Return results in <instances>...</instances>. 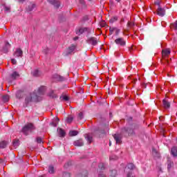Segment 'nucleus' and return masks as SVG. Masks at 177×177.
Returning a JSON list of instances; mask_svg holds the SVG:
<instances>
[{"label":"nucleus","instance_id":"nucleus-2","mask_svg":"<svg viewBox=\"0 0 177 177\" xmlns=\"http://www.w3.org/2000/svg\"><path fill=\"white\" fill-rule=\"evenodd\" d=\"M35 126H34V124L32 123H27L23 127V133L26 136H28L31 132L35 131Z\"/></svg>","mask_w":177,"mask_h":177},{"label":"nucleus","instance_id":"nucleus-62","mask_svg":"<svg viewBox=\"0 0 177 177\" xmlns=\"http://www.w3.org/2000/svg\"><path fill=\"white\" fill-rule=\"evenodd\" d=\"M122 21H124V19H122Z\"/></svg>","mask_w":177,"mask_h":177},{"label":"nucleus","instance_id":"nucleus-52","mask_svg":"<svg viewBox=\"0 0 177 177\" xmlns=\"http://www.w3.org/2000/svg\"><path fill=\"white\" fill-rule=\"evenodd\" d=\"M59 121H60V119H59V118H56L55 122L59 124Z\"/></svg>","mask_w":177,"mask_h":177},{"label":"nucleus","instance_id":"nucleus-56","mask_svg":"<svg viewBox=\"0 0 177 177\" xmlns=\"http://www.w3.org/2000/svg\"><path fill=\"white\" fill-rule=\"evenodd\" d=\"M74 41H77L78 39V37H75L73 38Z\"/></svg>","mask_w":177,"mask_h":177},{"label":"nucleus","instance_id":"nucleus-42","mask_svg":"<svg viewBox=\"0 0 177 177\" xmlns=\"http://www.w3.org/2000/svg\"><path fill=\"white\" fill-rule=\"evenodd\" d=\"M114 30H115V28H109L110 35H111V34H113V32H114Z\"/></svg>","mask_w":177,"mask_h":177},{"label":"nucleus","instance_id":"nucleus-21","mask_svg":"<svg viewBox=\"0 0 177 177\" xmlns=\"http://www.w3.org/2000/svg\"><path fill=\"white\" fill-rule=\"evenodd\" d=\"M90 42L92 44V45L95 46L97 45V39L96 37H91L89 39Z\"/></svg>","mask_w":177,"mask_h":177},{"label":"nucleus","instance_id":"nucleus-12","mask_svg":"<svg viewBox=\"0 0 177 177\" xmlns=\"http://www.w3.org/2000/svg\"><path fill=\"white\" fill-rule=\"evenodd\" d=\"M57 132L59 133V138H64V136H66V131H64L63 130V129H61V128H58L57 129Z\"/></svg>","mask_w":177,"mask_h":177},{"label":"nucleus","instance_id":"nucleus-20","mask_svg":"<svg viewBox=\"0 0 177 177\" xmlns=\"http://www.w3.org/2000/svg\"><path fill=\"white\" fill-rule=\"evenodd\" d=\"M10 99V97L9 96V95H4L2 96V100L4 103H7V102H9Z\"/></svg>","mask_w":177,"mask_h":177},{"label":"nucleus","instance_id":"nucleus-49","mask_svg":"<svg viewBox=\"0 0 177 177\" xmlns=\"http://www.w3.org/2000/svg\"><path fill=\"white\" fill-rule=\"evenodd\" d=\"M80 2L82 5H85V1L84 0H80Z\"/></svg>","mask_w":177,"mask_h":177},{"label":"nucleus","instance_id":"nucleus-46","mask_svg":"<svg viewBox=\"0 0 177 177\" xmlns=\"http://www.w3.org/2000/svg\"><path fill=\"white\" fill-rule=\"evenodd\" d=\"M11 63H12V64H16V59H11Z\"/></svg>","mask_w":177,"mask_h":177},{"label":"nucleus","instance_id":"nucleus-47","mask_svg":"<svg viewBox=\"0 0 177 177\" xmlns=\"http://www.w3.org/2000/svg\"><path fill=\"white\" fill-rule=\"evenodd\" d=\"M127 177H133V176L132 175V173L131 172H129L127 174Z\"/></svg>","mask_w":177,"mask_h":177},{"label":"nucleus","instance_id":"nucleus-5","mask_svg":"<svg viewBox=\"0 0 177 177\" xmlns=\"http://www.w3.org/2000/svg\"><path fill=\"white\" fill-rule=\"evenodd\" d=\"M36 7H37V6L35 5V3H32V2H28L27 3V6L26 8V10L28 12H32V10H34V9H35Z\"/></svg>","mask_w":177,"mask_h":177},{"label":"nucleus","instance_id":"nucleus-51","mask_svg":"<svg viewBox=\"0 0 177 177\" xmlns=\"http://www.w3.org/2000/svg\"><path fill=\"white\" fill-rule=\"evenodd\" d=\"M101 26H102V27H105L106 26V22H102L101 24Z\"/></svg>","mask_w":177,"mask_h":177},{"label":"nucleus","instance_id":"nucleus-24","mask_svg":"<svg viewBox=\"0 0 177 177\" xmlns=\"http://www.w3.org/2000/svg\"><path fill=\"white\" fill-rule=\"evenodd\" d=\"M16 97L17 99H21L23 97V91L21 90L17 91Z\"/></svg>","mask_w":177,"mask_h":177},{"label":"nucleus","instance_id":"nucleus-25","mask_svg":"<svg viewBox=\"0 0 177 177\" xmlns=\"http://www.w3.org/2000/svg\"><path fill=\"white\" fill-rule=\"evenodd\" d=\"M19 77H20V75L17 73V72H14L12 75H11V78L12 80H17V78H19Z\"/></svg>","mask_w":177,"mask_h":177},{"label":"nucleus","instance_id":"nucleus-7","mask_svg":"<svg viewBox=\"0 0 177 177\" xmlns=\"http://www.w3.org/2000/svg\"><path fill=\"white\" fill-rule=\"evenodd\" d=\"M122 133H127V135H133V130L131 128L124 127L122 129Z\"/></svg>","mask_w":177,"mask_h":177},{"label":"nucleus","instance_id":"nucleus-13","mask_svg":"<svg viewBox=\"0 0 177 177\" xmlns=\"http://www.w3.org/2000/svg\"><path fill=\"white\" fill-rule=\"evenodd\" d=\"M33 77H41L42 75V73L39 71V70L36 69L32 72Z\"/></svg>","mask_w":177,"mask_h":177},{"label":"nucleus","instance_id":"nucleus-14","mask_svg":"<svg viewBox=\"0 0 177 177\" xmlns=\"http://www.w3.org/2000/svg\"><path fill=\"white\" fill-rule=\"evenodd\" d=\"M113 138L116 142L117 144L121 143V136L120 134H115L113 136Z\"/></svg>","mask_w":177,"mask_h":177},{"label":"nucleus","instance_id":"nucleus-60","mask_svg":"<svg viewBox=\"0 0 177 177\" xmlns=\"http://www.w3.org/2000/svg\"><path fill=\"white\" fill-rule=\"evenodd\" d=\"M109 146H111V142H109Z\"/></svg>","mask_w":177,"mask_h":177},{"label":"nucleus","instance_id":"nucleus-32","mask_svg":"<svg viewBox=\"0 0 177 177\" xmlns=\"http://www.w3.org/2000/svg\"><path fill=\"white\" fill-rule=\"evenodd\" d=\"M117 176V170H111L110 177H116Z\"/></svg>","mask_w":177,"mask_h":177},{"label":"nucleus","instance_id":"nucleus-10","mask_svg":"<svg viewBox=\"0 0 177 177\" xmlns=\"http://www.w3.org/2000/svg\"><path fill=\"white\" fill-rule=\"evenodd\" d=\"M73 145H74V146H77V147H81L84 146V141H82V139H80V140H75L73 142Z\"/></svg>","mask_w":177,"mask_h":177},{"label":"nucleus","instance_id":"nucleus-45","mask_svg":"<svg viewBox=\"0 0 177 177\" xmlns=\"http://www.w3.org/2000/svg\"><path fill=\"white\" fill-rule=\"evenodd\" d=\"M100 133L101 135H106V131L102 130V131L100 132Z\"/></svg>","mask_w":177,"mask_h":177},{"label":"nucleus","instance_id":"nucleus-23","mask_svg":"<svg viewBox=\"0 0 177 177\" xmlns=\"http://www.w3.org/2000/svg\"><path fill=\"white\" fill-rule=\"evenodd\" d=\"M21 55H23V51L21 50V49L20 48L17 49V50L15 53V56H16L17 57H19V56H21Z\"/></svg>","mask_w":177,"mask_h":177},{"label":"nucleus","instance_id":"nucleus-43","mask_svg":"<svg viewBox=\"0 0 177 177\" xmlns=\"http://www.w3.org/2000/svg\"><path fill=\"white\" fill-rule=\"evenodd\" d=\"M98 177H106V175L103 173H100Z\"/></svg>","mask_w":177,"mask_h":177},{"label":"nucleus","instance_id":"nucleus-61","mask_svg":"<svg viewBox=\"0 0 177 177\" xmlns=\"http://www.w3.org/2000/svg\"><path fill=\"white\" fill-rule=\"evenodd\" d=\"M22 0H19V2H21Z\"/></svg>","mask_w":177,"mask_h":177},{"label":"nucleus","instance_id":"nucleus-3","mask_svg":"<svg viewBox=\"0 0 177 177\" xmlns=\"http://www.w3.org/2000/svg\"><path fill=\"white\" fill-rule=\"evenodd\" d=\"M169 55H171V50L169 48H166L162 50V59H165L167 64L169 63V61H168V59H165V57H168Z\"/></svg>","mask_w":177,"mask_h":177},{"label":"nucleus","instance_id":"nucleus-39","mask_svg":"<svg viewBox=\"0 0 177 177\" xmlns=\"http://www.w3.org/2000/svg\"><path fill=\"white\" fill-rule=\"evenodd\" d=\"M98 168H100L101 170L104 169V165L103 163H100L98 165Z\"/></svg>","mask_w":177,"mask_h":177},{"label":"nucleus","instance_id":"nucleus-63","mask_svg":"<svg viewBox=\"0 0 177 177\" xmlns=\"http://www.w3.org/2000/svg\"><path fill=\"white\" fill-rule=\"evenodd\" d=\"M59 81H62V79H59Z\"/></svg>","mask_w":177,"mask_h":177},{"label":"nucleus","instance_id":"nucleus-15","mask_svg":"<svg viewBox=\"0 0 177 177\" xmlns=\"http://www.w3.org/2000/svg\"><path fill=\"white\" fill-rule=\"evenodd\" d=\"M152 155L156 158H160V153H158V151H157V149H156L154 148L152 149Z\"/></svg>","mask_w":177,"mask_h":177},{"label":"nucleus","instance_id":"nucleus-41","mask_svg":"<svg viewBox=\"0 0 177 177\" xmlns=\"http://www.w3.org/2000/svg\"><path fill=\"white\" fill-rule=\"evenodd\" d=\"M57 124H58V123H57V122H51L50 123V125H51V127H57Z\"/></svg>","mask_w":177,"mask_h":177},{"label":"nucleus","instance_id":"nucleus-4","mask_svg":"<svg viewBox=\"0 0 177 177\" xmlns=\"http://www.w3.org/2000/svg\"><path fill=\"white\" fill-rule=\"evenodd\" d=\"M115 44L119 46H125V45H127V41H125L124 38L118 37L115 40Z\"/></svg>","mask_w":177,"mask_h":177},{"label":"nucleus","instance_id":"nucleus-28","mask_svg":"<svg viewBox=\"0 0 177 177\" xmlns=\"http://www.w3.org/2000/svg\"><path fill=\"white\" fill-rule=\"evenodd\" d=\"M88 176V171L84 170L78 175V177H86Z\"/></svg>","mask_w":177,"mask_h":177},{"label":"nucleus","instance_id":"nucleus-33","mask_svg":"<svg viewBox=\"0 0 177 177\" xmlns=\"http://www.w3.org/2000/svg\"><path fill=\"white\" fill-rule=\"evenodd\" d=\"M174 167V162L168 161L167 163V169L169 170L171 169V167Z\"/></svg>","mask_w":177,"mask_h":177},{"label":"nucleus","instance_id":"nucleus-19","mask_svg":"<svg viewBox=\"0 0 177 177\" xmlns=\"http://www.w3.org/2000/svg\"><path fill=\"white\" fill-rule=\"evenodd\" d=\"M75 50V46L74 44H72V46L68 47L67 49L68 55H70V53H73V52H74Z\"/></svg>","mask_w":177,"mask_h":177},{"label":"nucleus","instance_id":"nucleus-59","mask_svg":"<svg viewBox=\"0 0 177 177\" xmlns=\"http://www.w3.org/2000/svg\"><path fill=\"white\" fill-rule=\"evenodd\" d=\"M55 78H59V77H60V76H59V75H55Z\"/></svg>","mask_w":177,"mask_h":177},{"label":"nucleus","instance_id":"nucleus-17","mask_svg":"<svg viewBox=\"0 0 177 177\" xmlns=\"http://www.w3.org/2000/svg\"><path fill=\"white\" fill-rule=\"evenodd\" d=\"M171 154L173 157H177V147H173L171 149Z\"/></svg>","mask_w":177,"mask_h":177},{"label":"nucleus","instance_id":"nucleus-36","mask_svg":"<svg viewBox=\"0 0 177 177\" xmlns=\"http://www.w3.org/2000/svg\"><path fill=\"white\" fill-rule=\"evenodd\" d=\"M127 167L129 169H135V165L132 163H129L128 165H127Z\"/></svg>","mask_w":177,"mask_h":177},{"label":"nucleus","instance_id":"nucleus-8","mask_svg":"<svg viewBox=\"0 0 177 177\" xmlns=\"http://www.w3.org/2000/svg\"><path fill=\"white\" fill-rule=\"evenodd\" d=\"M48 1L50 3H51L52 5H54L56 9H58V8L60 7V1L57 0H48Z\"/></svg>","mask_w":177,"mask_h":177},{"label":"nucleus","instance_id":"nucleus-29","mask_svg":"<svg viewBox=\"0 0 177 177\" xmlns=\"http://www.w3.org/2000/svg\"><path fill=\"white\" fill-rule=\"evenodd\" d=\"M170 28L173 30H177V20L170 25Z\"/></svg>","mask_w":177,"mask_h":177},{"label":"nucleus","instance_id":"nucleus-35","mask_svg":"<svg viewBox=\"0 0 177 177\" xmlns=\"http://www.w3.org/2000/svg\"><path fill=\"white\" fill-rule=\"evenodd\" d=\"M73 120H74V118L73 117H68L66 119V122H68V124H71V122H73Z\"/></svg>","mask_w":177,"mask_h":177},{"label":"nucleus","instance_id":"nucleus-44","mask_svg":"<svg viewBox=\"0 0 177 177\" xmlns=\"http://www.w3.org/2000/svg\"><path fill=\"white\" fill-rule=\"evenodd\" d=\"M115 35H118V34H120V29L115 28Z\"/></svg>","mask_w":177,"mask_h":177},{"label":"nucleus","instance_id":"nucleus-50","mask_svg":"<svg viewBox=\"0 0 177 177\" xmlns=\"http://www.w3.org/2000/svg\"><path fill=\"white\" fill-rule=\"evenodd\" d=\"M129 52H132V50H133V47H132V46L129 47Z\"/></svg>","mask_w":177,"mask_h":177},{"label":"nucleus","instance_id":"nucleus-53","mask_svg":"<svg viewBox=\"0 0 177 177\" xmlns=\"http://www.w3.org/2000/svg\"><path fill=\"white\" fill-rule=\"evenodd\" d=\"M66 165H67L68 167L70 166V165H71V162H68L66 163V165H65V167H66Z\"/></svg>","mask_w":177,"mask_h":177},{"label":"nucleus","instance_id":"nucleus-38","mask_svg":"<svg viewBox=\"0 0 177 177\" xmlns=\"http://www.w3.org/2000/svg\"><path fill=\"white\" fill-rule=\"evenodd\" d=\"M36 142H37V143H44V142H42V138L41 137H37L36 138Z\"/></svg>","mask_w":177,"mask_h":177},{"label":"nucleus","instance_id":"nucleus-22","mask_svg":"<svg viewBox=\"0 0 177 177\" xmlns=\"http://www.w3.org/2000/svg\"><path fill=\"white\" fill-rule=\"evenodd\" d=\"M84 138H85V139H86L87 142L89 144L92 143V140L93 139V138L92 136H89L88 134H86V135H84Z\"/></svg>","mask_w":177,"mask_h":177},{"label":"nucleus","instance_id":"nucleus-37","mask_svg":"<svg viewBox=\"0 0 177 177\" xmlns=\"http://www.w3.org/2000/svg\"><path fill=\"white\" fill-rule=\"evenodd\" d=\"M82 118H84V113H82V112H80L78 115L77 119L79 121H80L81 120H82Z\"/></svg>","mask_w":177,"mask_h":177},{"label":"nucleus","instance_id":"nucleus-31","mask_svg":"<svg viewBox=\"0 0 177 177\" xmlns=\"http://www.w3.org/2000/svg\"><path fill=\"white\" fill-rule=\"evenodd\" d=\"M78 135V131H71L69 132V136H77Z\"/></svg>","mask_w":177,"mask_h":177},{"label":"nucleus","instance_id":"nucleus-9","mask_svg":"<svg viewBox=\"0 0 177 177\" xmlns=\"http://www.w3.org/2000/svg\"><path fill=\"white\" fill-rule=\"evenodd\" d=\"M162 104L164 109H168L171 107V102H169L167 99H164L162 100Z\"/></svg>","mask_w":177,"mask_h":177},{"label":"nucleus","instance_id":"nucleus-54","mask_svg":"<svg viewBox=\"0 0 177 177\" xmlns=\"http://www.w3.org/2000/svg\"><path fill=\"white\" fill-rule=\"evenodd\" d=\"M138 81V79H134L133 80V84H136V82Z\"/></svg>","mask_w":177,"mask_h":177},{"label":"nucleus","instance_id":"nucleus-64","mask_svg":"<svg viewBox=\"0 0 177 177\" xmlns=\"http://www.w3.org/2000/svg\"><path fill=\"white\" fill-rule=\"evenodd\" d=\"M88 1H92V0H88Z\"/></svg>","mask_w":177,"mask_h":177},{"label":"nucleus","instance_id":"nucleus-11","mask_svg":"<svg viewBox=\"0 0 177 177\" xmlns=\"http://www.w3.org/2000/svg\"><path fill=\"white\" fill-rule=\"evenodd\" d=\"M88 28H80L76 31V34H77V35H81V34H84V32L88 31Z\"/></svg>","mask_w":177,"mask_h":177},{"label":"nucleus","instance_id":"nucleus-58","mask_svg":"<svg viewBox=\"0 0 177 177\" xmlns=\"http://www.w3.org/2000/svg\"><path fill=\"white\" fill-rule=\"evenodd\" d=\"M5 10H10V8H8V7H6Z\"/></svg>","mask_w":177,"mask_h":177},{"label":"nucleus","instance_id":"nucleus-6","mask_svg":"<svg viewBox=\"0 0 177 177\" xmlns=\"http://www.w3.org/2000/svg\"><path fill=\"white\" fill-rule=\"evenodd\" d=\"M157 15L160 16V17H164V16H165V9L159 6L157 9Z\"/></svg>","mask_w":177,"mask_h":177},{"label":"nucleus","instance_id":"nucleus-27","mask_svg":"<svg viewBox=\"0 0 177 177\" xmlns=\"http://www.w3.org/2000/svg\"><path fill=\"white\" fill-rule=\"evenodd\" d=\"M60 100H64L65 102H68V100H69V97L68 96L66 95H62L59 97Z\"/></svg>","mask_w":177,"mask_h":177},{"label":"nucleus","instance_id":"nucleus-30","mask_svg":"<svg viewBox=\"0 0 177 177\" xmlns=\"http://www.w3.org/2000/svg\"><path fill=\"white\" fill-rule=\"evenodd\" d=\"M48 172L49 174H55V167L52 165L48 167Z\"/></svg>","mask_w":177,"mask_h":177},{"label":"nucleus","instance_id":"nucleus-34","mask_svg":"<svg viewBox=\"0 0 177 177\" xmlns=\"http://www.w3.org/2000/svg\"><path fill=\"white\" fill-rule=\"evenodd\" d=\"M117 20H118V17H112L110 20H109V23H115V21H117Z\"/></svg>","mask_w":177,"mask_h":177},{"label":"nucleus","instance_id":"nucleus-26","mask_svg":"<svg viewBox=\"0 0 177 177\" xmlns=\"http://www.w3.org/2000/svg\"><path fill=\"white\" fill-rule=\"evenodd\" d=\"M8 145V142L6 140L1 141L0 142V149H5L6 146Z\"/></svg>","mask_w":177,"mask_h":177},{"label":"nucleus","instance_id":"nucleus-16","mask_svg":"<svg viewBox=\"0 0 177 177\" xmlns=\"http://www.w3.org/2000/svg\"><path fill=\"white\" fill-rule=\"evenodd\" d=\"M19 145H20V141L19 140L15 139L12 141V147H14V149H17Z\"/></svg>","mask_w":177,"mask_h":177},{"label":"nucleus","instance_id":"nucleus-57","mask_svg":"<svg viewBox=\"0 0 177 177\" xmlns=\"http://www.w3.org/2000/svg\"><path fill=\"white\" fill-rule=\"evenodd\" d=\"M121 1H122V0H115V1L118 2V3H120V2H121Z\"/></svg>","mask_w":177,"mask_h":177},{"label":"nucleus","instance_id":"nucleus-48","mask_svg":"<svg viewBox=\"0 0 177 177\" xmlns=\"http://www.w3.org/2000/svg\"><path fill=\"white\" fill-rule=\"evenodd\" d=\"M155 5H157L158 6V8H160V6H160V1H158L155 2Z\"/></svg>","mask_w":177,"mask_h":177},{"label":"nucleus","instance_id":"nucleus-55","mask_svg":"<svg viewBox=\"0 0 177 177\" xmlns=\"http://www.w3.org/2000/svg\"><path fill=\"white\" fill-rule=\"evenodd\" d=\"M5 160H3V159L0 158V164H2Z\"/></svg>","mask_w":177,"mask_h":177},{"label":"nucleus","instance_id":"nucleus-40","mask_svg":"<svg viewBox=\"0 0 177 177\" xmlns=\"http://www.w3.org/2000/svg\"><path fill=\"white\" fill-rule=\"evenodd\" d=\"M133 26H134L133 22H130V21H129V22L127 23V27H129V28L133 27Z\"/></svg>","mask_w":177,"mask_h":177},{"label":"nucleus","instance_id":"nucleus-18","mask_svg":"<svg viewBox=\"0 0 177 177\" xmlns=\"http://www.w3.org/2000/svg\"><path fill=\"white\" fill-rule=\"evenodd\" d=\"M48 95L49 96V97H51L52 99H56V97H57V95L55 93V91H53V90L50 91Z\"/></svg>","mask_w":177,"mask_h":177},{"label":"nucleus","instance_id":"nucleus-1","mask_svg":"<svg viewBox=\"0 0 177 177\" xmlns=\"http://www.w3.org/2000/svg\"><path fill=\"white\" fill-rule=\"evenodd\" d=\"M46 87L41 86L37 90H35L34 92L27 94L25 98L26 104L31 103V102H39V96L45 93Z\"/></svg>","mask_w":177,"mask_h":177}]
</instances>
